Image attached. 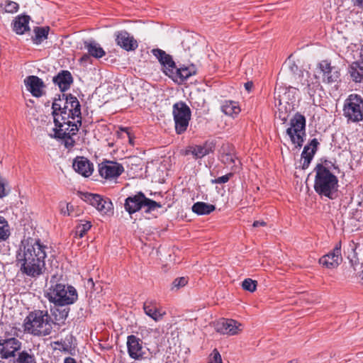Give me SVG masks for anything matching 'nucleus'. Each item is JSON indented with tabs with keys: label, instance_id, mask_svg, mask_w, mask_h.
Instances as JSON below:
<instances>
[{
	"label": "nucleus",
	"instance_id": "28",
	"mask_svg": "<svg viewBox=\"0 0 363 363\" xmlns=\"http://www.w3.org/2000/svg\"><path fill=\"white\" fill-rule=\"evenodd\" d=\"M30 17L28 16H18L13 21V30L17 34H23L29 29L28 23Z\"/></svg>",
	"mask_w": 363,
	"mask_h": 363
},
{
	"label": "nucleus",
	"instance_id": "1",
	"mask_svg": "<svg viewBox=\"0 0 363 363\" xmlns=\"http://www.w3.org/2000/svg\"><path fill=\"white\" fill-rule=\"evenodd\" d=\"M48 247L40 240H23L16 254V265L22 274L35 278L46 271L45 258Z\"/></svg>",
	"mask_w": 363,
	"mask_h": 363
},
{
	"label": "nucleus",
	"instance_id": "33",
	"mask_svg": "<svg viewBox=\"0 0 363 363\" xmlns=\"http://www.w3.org/2000/svg\"><path fill=\"white\" fill-rule=\"evenodd\" d=\"M220 160L225 164L231 167H237L240 164L239 160L232 152H225L221 155Z\"/></svg>",
	"mask_w": 363,
	"mask_h": 363
},
{
	"label": "nucleus",
	"instance_id": "19",
	"mask_svg": "<svg viewBox=\"0 0 363 363\" xmlns=\"http://www.w3.org/2000/svg\"><path fill=\"white\" fill-rule=\"evenodd\" d=\"M24 84L28 91L35 97H40L44 94L45 84L41 79L31 75L24 79Z\"/></svg>",
	"mask_w": 363,
	"mask_h": 363
},
{
	"label": "nucleus",
	"instance_id": "2",
	"mask_svg": "<svg viewBox=\"0 0 363 363\" xmlns=\"http://www.w3.org/2000/svg\"><path fill=\"white\" fill-rule=\"evenodd\" d=\"M52 108L55 124L82 125L81 106L77 97L62 94L55 99Z\"/></svg>",
	"mask_w": 363,
	"mask_h": 363
},
{
	"label": "nucleus",
	"instance_id": "23",
	"mask_svg": "<svg viewBox=\"0 0 363 363\" xmlns=\"http://www.w3.org/2000/svg\"><path fill=\"white\" fill-rule=\"evenodd\" d=\"M319 143L316 138L313 139L311 143L306 145L301 153V165L302 169H306L308 167L313 156L317 150Z\"/></svg>",
	"mask_w": 363,
	"mask_h": 363
},
{
	"label": "nucleus",
	"instance_id": "38",
	"mask_svg": "<svg viewBox=\"0 0 363 363\" xmlns=\"http://www.w3.org/2000/svg\"><path fill=\"white\" fill-rule=\"evenodd\" d=\"M1 7L7 13H15L18 10L19 6L16 2L6 0L4 4H1Z\"/></svg>",
	"mask_w": 363,
	"mask_h": 363
},
{
	"label": "nucleus",
	"instance_id": "6",
	"mask_svg": "<svg viewBox=\"0 0 363 363\" xmlns=\"http://www.w3.org/2000/svg\"><path fill=\"white\" fill-rule=\"evenodd\" d=\"M290 69L294 72V88L298 90L301 89L312 97L320 85L318 82L317 80L314 81L311 74L307 71L299 70L298 73H296L298 67L294 63L290 66Z\"/></svg>",
	"mask_w": 363,
	"mask_h": 363
},
{
	"label": "nucleus",
	"instance_id": "22",
	"mask_svg": "<svg viewBox=\"0 0 363 363\" xmlns=\"http://www.w3.org/2000/svg\"><path fill=\"white\" fill-rule=\"evenodd\" d=\"M73 169L84 177L91 175L94 171L93 164L84 157H77L72 163Z\"/></svg>",
	"mask_w": 363,
	"mask_h": 363
},
{
	"label": "nucleus",
	"instance_id": "36",
	"mask_svg": "<svg viewBox=\"0 0 363 363\" xmlns=\"http://www.w3.org/2000/svg\"><path fill=\"white\" fill-rule=\"evenodd\" d=\"M160 63L162 65L164 72L169 76V73L172 70L174 71L175 62L173 61L172 57L166 53V57H162L160 60Z\"/></svg>",
	"mask_w": 363,
	"mask_h": 363
},
{
	"label": "nucleus",
	"instance_id": "41",
	"mask_svg": "<svg viewBox=\"0 0 363 363\" xmlns=\"http://www.w3.org/2000/svg\"><path fill=\"white\" fill-rule=\"evenodd\" d=\"M208 363H223L221 356L216 349L209 355Z\"/></svg>",
	"mask_w": 363,
	"mask_h": 363
},
{
	"label": "nucleus",
	"instance_id": "40",
	"mask_svg": "<svg viewBox=\"0 0 363 363\" xmlns=\"http://www.w3.org/2000/svg\"><path fill=\"white\" fill-rule=\"evenodd\" d=\"M69 310L67 309H56L53 311L52 315L55 316V319L56 321L61 322L65 320L68 316Z\"/></svg>",
	"mask_w": 363,
	"mask_h": 363
},
{
	"label": "nucleus",
	"instance_id": "27",
	"mask_svg": "<svg viewBox=\"0 0 363 363\" xmlns=\"http://www.w3.org/2000/svg\"><path fill=\"white\" fill-rule=\"evenodd\" d=\"M84 48L87 50L89 55L95 58H101L106 54L104 49L94 40L85 41Z\"/></svg>",
	"mask_w": 363,
	"mask_h": 363
},
{
	"label": "nucleus",
	"instance_id": "32",
	"mask_svg": "<svg viewBox=\"0 0 363 363\" xmlns=\"http://www.w3.org/2000/svg\"><path fill=\"white\" fill-rule=\"evenodd\" d=\"M9 363H36V361L33 354L23 350L19 352L16 358Z\"/></svg>",
	"mask_w": 363,
	"mask_h": 363
},
{
	"label": "nucleus",
	"instance_id": "7",
	"mask_svg": "<svg viewBox=\"0 0 363 363\" xmlns=\"http://www.w3.org/2000/svg\"><path fill=\"white\" fill-rule=\"evenodd\" d=\"M286 134L296 148H300L306 136V118L301 113H296L290 120V127L286 129Z\"/></svg>",
	"mask_w": 363,
	"mask_h": 363
},
{
	"label": "nucleus",
	"instance_id": "20",
	"mask_svg": "<svg viewBox=\"0 0 363 363\" xmlns=\"http://www.w3.org/2000/svg\"><path fill=\"white\" fill-rule=\"evenodd\" d=\"M115 35L117 45L127 51L135 50L138 46L137 40L125 30L118 31Z\"/></svg>",
	"mask_w": 363,
	"mask_h": 363
},
{
	"label": "nucleus",
	"instance_id": "18",
	"mask_svg": "<svg viewBox=\"0 0 363 363\" xmlns=\"http://www.w3.org/2000/svg\"><path fill=\"white\" fill-rule=\"evenodd\" d=\"M127 347L129 356L132 359H139L145 354L142 340L133 335L128 336Z\"/></svg>",
	"mask_w": 363,
	"mask_h": 363
},
{
	"label": "nucleus",
	"instance_id": "49",
	"mask_svg": "<svg viewBox=\"0 0 363 363\" xmlns=\"http://www.w3.org/2000/svg\"><path fill=\"white\" fill-rule=\"evenodd\" d=\"M64 363H77V362L74 358H72L71 357H68L65 359Z\"/></svg>",
	"mask_w": 363,
	"mask_h": 363
},
{
	"label": "nucleus",
	"instance_id": "45",
	"mask_svg": "<svg viewBox=\"0 0 363 363\" xmlns=\"http://www.w3.org/2000/svg\"><path fill=\"white\" fill-rule=\"evenodd\" d=\"M5 185H6L5 180L0 177V199L3 198L7 195Z\"/></svg>",
	"mask_w": 363,
	"mask_h": 363
},
{
	"label": "nucleus",
	"instance_id": "51",
	"mask_svg": "<svg viewBox=\"0 0 363 363\" xmlns=\"http://www.w3.org/2000/svg\"><path fill=\"white\" fill-rule=\"evenodd\" d=\"M89 58V55H84L81 57V61H86Z\"/></svg>",
	"mask_w": 363,
	"mask_h": 363
},
{
	"label": "nucleus",
	"instance_id": "5",
	"mask_svg": "<svg viewBox=\"0 0 363 363\" xmlns=\"http://www.w3.org/2000/svg\"><path fill=\"white\" fill-rule=\"evenodd\" d=\"M47 297L55 306H63L74 303L78 298V294L72 286L55 284L50 287Z\"/></svg>",
	"mask_w": 363,
	"mask_h": 363
},
{
	"label": "nucleus",
	"instance_id": "31",
	"mask_svg": "<svg viewBox=\"0 0 363 363\" xmlns=\"http://www.w3.org/2000/svg\"><path fill=\"white\" fill-rule=\"evenodd\" d=\"M49 27H36L34 28V35L32 37L33 43L36 45L40 44L48 38Z\"/></svg>",
	"mask_w": 363,
	"mask_h": 363
},
{
	"label": "nucleus",
	"instance_id": "15",
	"mask_svg": "<svg viewBox=\"0 0 363 363\" xmlns=\"http://www.w3.org/2000/svg\"><path fill=\"white\" fill-rule=\"evenodd\" d=\"M215 329L220 334L235 335L240 333L243 328L241 323L233 319L222 318L217 321Z\"/></svg>",
	"mask_w": 363,
	"mask_h": 363
},
{
	"label": "nucleus",
	"instance_id": "52",
	"mask_svg": "<svg viewBox=\"0 0 363 363\" xmlns=\"http://www.w3.org/2000/svg\"><path fill=\"white\" fill-rule=\"evenodd\" d=\"M360 276H361L362 284H363V270H362V272Z\"/></svg>",
	"mask_w": 363,
	"mask_h": 363
},
{
	"label": "nucleus",
	"instance_id": "42",
	"mask_svg": "<svg viewBox=\"0 0 363 363\" xmlns=\"http://www.w3.org/2000/svg\"><path fill=\"white\" fill-rule=\"evenodd\" d=\"M186 284L187 279L185 277L177 278L172 283V289H178L182 286H184Z\"/></svg>",
	"mask_w": 363,
	"mask_h": 363
},
{
	"label": "nucleus",
	"instance_id": "9",
	"mask_svg": "<svg viewBox=\"0 0 363 363\" xmlns=\"http://www.w3.org/2000/svg\"><path fill=\"white\" fill-rule=\"evenodd\" d=\"M172 114L175 124V131L177 134L184 133L191 120V111L190 108L183 101L175 103L172 107Z\"/></svg>",
	"mask_w": 363,
	"mask_h": 363
},
{
	"label": "nucleus",
	"instance_id": "50",
	"mask_svg": "<svg viewBox=\"0 0 363 363\" xmlns=\"http://www.w3.org/2000/svg\"><path fill=\"white\" fill-rule=\"evenodd\" d=\"M252 86H253V84H252V82H247V83H245V89H246L248 91H250L251 90V89H252Z\"/></svg>",
	"mask_w": 363,
	"mask_h": 363
},
{
	"label": "nucleus",
	"instance_id": "25",
	"mask_svg": "<svg viewBox=\"0 0 363 363\" xmlns=\"http://www.w3.org/2000/svg\"><path fill=\"white\" fill-rule=\"evenodd\" d=\"M143 310L145 313L154 320L155 322L161 320L165 315V312H162L156 306L155 301H145L143 304Z\"/></svg>",
	"mask_w": 363,
	"mask_h": 363
},
{
	"label": "nucleus",
	"instance_id": "10",
	"mask_svg": "<svg viewBox=\"0 0 363 363\" xmlns=\"http://www.w3.org/2000/svg\"><path fill=\"white\" fill-rule=\"evenodd\" d=\"M344 114L348 119L357 122L363 120V99L355 94H350L344 105Z\"/></svg>",
	"mask_w": 363,
	"mask_h": 363
},
{
	"label": "nucleus",
	"instance_id": "44",
	"mask_svg": "<svg viewBox=\"0 0 363 363\" xmlns=\"http://www.w3.org/2000/svg\"><path fill=\"white\" fill-rule=\"evenodd\" d=\"M152 52L153 55L158 60L159 62L160 60H161L162 57H166V52L158 48L153 49L152 50Z\"/></svg>",
	"mask_w": 363,
	"mask_h": 363
},
{
	"label": "nucleus",
	"instance_id": "16",
	"mask_svg": "<svg viewBox=\"0 0 363 363\" xmlns=\"http://www.w3.org/2000/svg\"><path fill=\"white\" fill-rule=\"evenodd\" d=\"M341 242H337L333 251L323 256L319 259V263L323 266L329 268H336L342 262Z\"/></svg>",
	"mask_w": 363,
	"mask_h": 363
},
{
	"label": "nucleus",
	"instance_id": "37",
	"mask_svg": "<svg viewBox=\"0 0 363 363\" xmlns=\"http://www.w3.org/2000/svg\"><path fill=\"white\" fill-rule=\"evenodd\" d=\"M91 224L89 221H84L77 225L76 228V234L82 238L84 234L91 228Z\"/></svg>",
	"mask_w": 363,
	"mask_h": 363
},
{
	"label": "nucleus",
	"instance_id": "12",
	"mask_svg": "<svg viewBox=\"0 0 363 363\" xmlns=\"http://www.w3.org/2000/svg\"><path fill=\"white\" fill-rule=\"evenodd\" d=\"M80 198L104 214L107 213L112 208L111 201L108 199L103 198L99 194L89 192L80 193Z\"/></svg>",
	"mask_w": 363,
	"mask_h": 363
},
{
	"label": "nucleus",
	"instance_id": "11",
	"mask_svg": "<svg viewBox=\"0 0 363 363\" xmlns=\"http://www.w3.org/2000/svg\"><path fill=\"white\" fill-rule=\"evenodd\" d=\"M55 125L53 137L62 140L65 147L71 150L75 145L73 136L77 134L82 125L72 124L68 126L67 124H55Z\"/></svg>",
	"mask_w": 363,
	"mask_h": 363
},
{
	"label": "nucleus",
	"instance_id": "39",
	"mask_svg": "<svg viewBox=\"0 0 363 363\" xmlns=\"http://www.w3.org/2000/svg\"><path fill=\"white\" fill-rule=\"evenodd\" d=\"M242 286L243 289L253 292L256 290L257 281L249 278L245 279L242 283Z\"/></svg>",
	"mask_w": 363,
	"mask_h": 363
},
{
	"label": "nucleus",
	"instance_id": "54",
	"mask_svg": "<svg viewBox=\"0 0 363 363\" xmlns=\"http://www.w3.org/2000/svg\"><path fill=\"white\" fill-rule=\"evenodd\" d=\"M89 281H91V283H93V281H92V279H89Z\"/></svg>",
	"mask_w": 363,
	"mask_h": 363
},
{
	"label": "nucleus",
	"instance_id": "21",
	"mask_svg": "<svg viewBox=\"0 0 363 363\" xmlns=\"http://www.w3.org/2000/svg\"><path fill=\"white\" fill-rule=\"evenodd\" d=\"M196 68L194 65H191L190 66L187 67L182 66L179 68L177 67L174 65V71L172 70L170 73H169V77H171L173 80L181 83L187 79L191 76L196 74Z\"/></svg>",
	"mask_w": 363,
	"mask_h": 363
},
{
	"label": "nucleus",
	"instance_id": "24",
	"mask_svg": "<svg viewBox=\"0 0 363 363\" xmlns=\"http://www.w3.org/2000/svg\"><path fill=\"white\" fill-rule=\"evenodd\" d=\"M53 82L58 86L61 91H65L69 89L73 78L69 71H62L53 77Z\"/></svg>",
	"mask_w": 363,
	"mask_h": 363
},
{
	"label": "nucleus",
	"instance_id": "13",
	"mask_svg": "<svg viewBox=\"0 0 363 363\" xmlns=\"http://www.w3.org/2000/svg\"><path fill=\"white\" fill-rule=\"evenodd\" d=\"M22 347V342L16 337L0 339V357L8 359L16 357Z\"/></svg>",
	"mask_w": 363,
	"mask_h": 363
},
{
	"label": "nucleus",
	"instance_id": "30",
	"mask_svg": "<svg viewBox=\"0 0 363 363\" xmlns=\"http://www.w3.org/2000/svg\"><path fill=\"white\" fill-rule=\"evenodd\" d=\"M216 209L214 205L204 202H196L192 206V211L198 215H208Z\"/></svg>",
	"mask_w": 363,
	"mask_h": 363
},
{
	"label": "nucleus",
	"instance_id": "34",
	"mask_svg": "<svg viewBox=\"0 0 363 363\" xmlns=\"http://www.w3.org/2000/svg\"><path fill=\"white\" fill-rule=\"evenodd\" d=\"M350 73L354 81L360 82L363 79V67H360L357 63H354L350 67Z\"/></svg>",
	"mask_w": 363,
	"mask_h": 363
},
{
	"label": "nucleus",
	"instance_id": "29",
	"mask_svg": "<svg viewBox=\"0 0 363 363\" xmlns=\"http://www.w3.org/2000/svg\"><path fill=\"white\" fill-rule=\"evenodd\" d=\"M212 151V145L206 143L203 145L191 147L188 152H191L196 158H202Z\"/></svg>",
	"mask_w": 363,
	"mask_h": 363
},
{
	"label": "nucleus",
	"instance_id": "47",
	"mask_svg": "<svg viewBox=\"0 0 363 363\" xmlns=\"http://www.w3.org/2000/svg\"><path fill=\"white\" fill-rule=\"evenodd\" d=\"M352 2L354 6L363 8V0H352Z\"/></svg>",
	"mask_w": 363,
	"mask_h": 363
},
{
	"label": "nucleus",
	"instance_id": "3",
	"mask_svg": "<svg viewBox=\"0 0 363 363\" xmlns=\"http://www.w3.org/2000/svg\"><path fill=\"white\" fill-rule=\"evenodd\" d=\"M53 324L47 310H34L26 317L23 325L26 333L44 337L51 334Z\"/></svg>",
	"mask_w": 363,
	"mask_h": 363
},
{
	"label": "nucleus",
	"instance_id": "14",
	"mask_svg": "<svg viewBox=\"0 0 363 363\" xmlns=\"http://www.w3.org/2000/svg\"><path fill=\"white\" fill-rule=\"evenodd\" d=\"M124 172L122 164L106 160L99 164V173L102 178L111 180L118 178Z\"/></svg>",
	"mask_w": 363,
	"mask_h": 363
},
{
	"label": "nucleus",
	"instance_id": "46",
	"mask_svg": "<svg viewBox=\"0 0 363 363\" xmlns=\"http://www.w3.org/2000/svg\"><path fill=\"white\" fill-rule=\"evenodd\" d=\"M72 208V206H71L69 203H67L66 205V207L65 208H61V213H62L63 215L65 216H69L70 213H69V208Z\"/></svg>",
	"mask_w": 363,
	"mask_h": 363
},
{
	"label": "nucleus",
	"instance_id": "35",
	"mask_svg": "<svg viewBox=\"0 0 363 363\" xmlns=\"http://www.w3.org/2000/svg\"><path fill=\"white\" fill-rule=\"evenodd\" d=\"M10 236V228L7 220L0 216V242L6 240Z\"/></svg>",
	"mask_w": 363,
	"mask_h": 363
},
{
	"label": "nucleus",
	"instance_id": "53",
	"mask_svg": "<svg viewBox=\"0 0 363 363\" xmlns=\"http://www.w3.org/2000/svg\"><path fill=\"white\" fill-rule=\"evenodd\" d=\"M288 363H297V362L296 360H291V361L289 362Z\"/></svg>",
	"mask_w": 363,
	"mask_h": 363
},
{
	"label": "nucleus",
	"instance_id": "48",
	"mask_svg": "<svg viewBox=\"0 0 363 363\" xmlns=\"http://www.w3.org/2000/svg\"><path fill=\"white\" fill-rule=\"evenodd\" d=\"M267 223L264 221H259L256 220L253 223L252 226L255 228H257L259 226H265Z\"/></svg>",
	"mask_w": 363,
	"mask_h": 363
},
{
	"label": "nucleus",
	"instance_id": "43",
	"mask_svg": "<svg viewBox=\"0 0 363 363\" xmlns=\"http://www.w3.org/2000/svg\"><path fill=\"white\" fill-rule=\"evenodd\" d=\"M233 174L229 173L222 177H219L213 180H212L213 183L215 184H224L229 181L230 178L232 177Z\"/></svg>",
	"mask_w": 363,
	"mask_h": 363
},
{
	"label": "nucleus",
	"instance_id": "8",
	"mask_svg": "<svg viewBox=\"0 0 363 363\" xmlns=\"http://www.w3.org/2000/svg\"><path fill=\"white\" fill-rule=\"evenodd\" d=\"M161 207L160 203L146 198L142 192H139L133 196L128 197L125 203V208L130 214L135 213L142 208H146L145 212L148 213Z\"/></svg>",
	"mask_w": 363,
	"mask_h": 363
},
{
	"label": "nucleus",
	"instance_id": "17",
	"mask_svg": "<svg viewBox=\"0 0 363 363\" xmlns=\"http://www.w3.org/2000/svg\"><path fill=\"white\" fill-rule=\"evenodd\" d=\"M318 67L323 72V80L328 84L337 82L340 78V72L337 67L331 66L328 60H323L318 64Z\"/></svg>",
	"mask_w": 363,
	"mask_h": 363
},
{
	"label": "nucleus",
	"instance_id": "26",
	"mask_svg": "<svg viewBox=\"0 0 363 363\" xmlns=\"http://www.w3.org/2000/svg\"><path fill=\"white\" fill-rule=\"evenodd\" d=\"M221 111L225 115L235 118L240 113L241 109L238 102L229 100L223 102Z\"/></svg>",
	"mask_w": 363,
	"mask_h": 363
},
{
	"label": "nucleus",
	"instance_id": "4",
	"mask_svg": "<svg viewBox=\"0 0 363 363\" xmlns=\"http://www.w3.org/2000/svg\"><path fill=\"white\" fill-rule=\"evenodd\" d=\"M314 170L315 172V191L320 196L333 199L338 187L337 177L321 164H317Z\"/></svg>",
	"mask_w": 363,
	"mask_h": 363
}]
</instances>
